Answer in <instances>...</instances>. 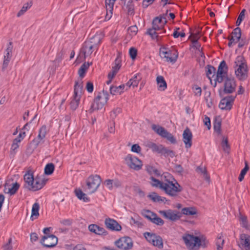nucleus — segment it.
I'll use <instances>...</instances> for the list:
<instances>
[{
  "mask_svg": "<svg viewBox=\"0 0 250 250\" xmlns=\"http://www.w3.org/2000/svg\"><path fill=\"white\" fill-rule=\"evenodd\" d=\"M165 179L162 190L172 197H176L182 190V188L178 182L168 173L164 175Z\"/></svg>",
  "mask_w": 250,
  "mask_h": 250,
  "instance_id": "f257e3e1",
  "label": "nucleus"
},
{
  "mask_svg": "<svg viewBox=\"0 0 250 250\" xmlns=\"http://www.w3.org/2000/svg\"><path fill=\"white\" fill-rule=\"evenodd\" d=\"M24 181L25 182L24 188L34 191L41 189L46 183V180L43 178L37 177L34 179L33 174L30 172H27L25 174Z\"/></svg>",
  "mask_w": 250,
  "mask_h": 250,
  "instance_id": "f03ea898",
  "label": "nucleus"
},
{
  "mask_svg": "<svg viewBox=\"0 0 250 250\" xmlns=\"http://www.w3.org/2000/svg\"><path fill=\"white\" fill-rule=\"evenodd\" d=\"M235 73L236 77L241 81L246 80L248 77V67L244 57L238 56L234 62Z\"/></svg>",
  "mask_w": 250,
  "mask_h": 250,
  "instance_id": "7ed1b4c3",
  "label": "nucleus"
},
{
  "mask_svg": "<svg viewBox=\"0 0 250 250\" xmlns=\"http://www.w3.org/2000/svg\"><path fill=\"white\" fill-rule=\"evenodd\" d=\"M101 39L97 36L84 42L81 50V53L83 55L84 59L90 56L94 50L97 51Z\"/></svg>",
  "mask_w": 250,
  "mask_h": 250,
  "instance_id": "20e7f679",
  "label": "nucleus"
},
{
  "mask_svg": "<svg viewBox=\"0 0 250 250\" xmlns=\"http://www.w3.org/2000/svg\"><path fill=\"white\" fill-rule=\"evenodd\" d=\"M166 21L164 18L159 17L155 18L152 22V28L149 29L147 33L153 39H157L160 35L166 33V30L163 29L164 24Z\"/></svg>",
  "mask_w": 250,
  "mask_h": 250,
  "instance_id": "39448f33",
  "label": "nucleus"
},
{
  "mask_svg": "<svg viewBox=\"0 0 250 250\" xmlns=\"http://www.w3.org/2000/svg\"><path fill=\"white\" fill-rule=\"evenodd\" d=\"M182 239L186 247L189 250H197L202 245L201 239L193 235L185 234L182 236Z\"/></svg>",
  "mask_w": 250,
  "mask_h": 250,
  "instance_id": "423d86ee",
  "label": "nucleus"
},
{
  "mask_svg": "<svg viewBox=\"0 0 250 250\" xmlns=\"http://www.w3.org/2000/svg\"><path fill=\"white\" fill-rule=\"evenodd\" d=\"M108 100V94L107 91L104 90L99 93L95 98L93 103L92 104L90 111L93 112L96 110L102 109Z\"/></svg>",
  "mask_w": 250,
  "mask_h": 250,
  "instance_id": "0eeeda50",
  "label": "nucleus"
},
{
  "mask_svg": "<svg viewBox=\"0 0 250 250\" xmlns=\"http://www.w3.org/2000/svg\"><path fill=\"white\" fill-rule=\"evenodd\" d=\"M101 183L100 176L95 175L89 176L86 180V191L89 194L95 192Z\"/></svg>",
  "mask_w": 250,
  "mask_h": 250,
  "instance_id": "6e6552de",
  "label": "nucleus"
},
{
  "mask_svg": "<svg viewBox=\"0 0 250 250\" xmlns=\"http://www.w3.org/2000/svg\"><path fill=\"white\" fill-rule=\"evenodd\" d=\"M160 55L167 62L173 63L175 62L178 56L177 50L174 48L170 49L163 48L160 49Z\"/></svg>",
  "mask_w": 250,
  "mask_h": 250,
  "instance_id": "1a4fd4ad",
  "label": "nucleus"
},
{
  "mask_svg": "<svg viewBox=\"0 0 250 250\" xmlns=\"http://www.w3.org/2000/svg\"><path fill=\"white\" fill-rule=\"evenodd\" d=\"M125 161L127 166L135 170H139L142 167V161L137 157L131 154H128L125 158Z\"/></svg>",
  "mask_w": 250,
  "mask_h": 250,
  "instance_id": "9d476101",
  "label": "nucleus"
},
{
  "mask_svg": "<svg viewBox=\"0 0 250 250\" xmlns=\"http://www.w3.org/2000/svg\"><path fill=\"white\" fill-rule=\"evenodd\" d=\"M152 129L159 135L163 138H166L171 143H176V140L174 136L164 127L154 124L152 125Z\"/></svg>",
  "mask_w": 250,
  "mask_h": 250,
  "instance_id": "9b49d317",
  "label": "nucleus"
},
{
  "mask_svg": "<svg viewBox=\"0 0 250 250\" xmlns=\"http://www.w3.org/2000/svg\"><path fill=\"white\" fill-rule=\"evenodd\" d=\"M115 245L120 249L129 250L132 248L133 243L131 238L124 236L116 241Z\"/></svg>",
  "mask_w": 250,
  "mask_h": 250,
  "instance_id": "f8f14e48",
  "label": "nucleus"
},
{
  "mask_svg": "<svg viewBox=\"0 0 250 250\" xmlns=\"http://www.w3.org/2000/svg\"><path fill=\"white\" fill-rule=\"evenodd\" d=\"M144 236L147 241L153 246L157 247L159 248H162L163 247L162 239L160 236L157 235L154 233L145 232L144 233Z\"/></svg>",
  "mask_w": 250,
  "mask_h": 250,
  "instance_id": "ddd939ff",
  "label": "nucleus"
},
{
  "mask_svg": "<svg viewBox=\"0 0 250 250\" xmlns=\"http://www.w3.org/2000/svg\"><path fill=\"white\" fill-rule=\"evenodd\" d=\"M142 213L145 218L154 224L159 226H162L164 224V221L161 218L149 210H144Z\"/></svg>",
  "mask_w": 250,
  "mask_h": 250,
  "instance_id": "4468645a",
  "label": "nucleus"
},
{
  "mask_svg": "<svg viewBox=\"0 0 250 250\" xmlns=\"http://www.w3.org/2000/svg\"><path fill=\"white\" fill-rule=\"evenodd\" d=\"M159 212L164 218L171 221H175L179 219L181 216L180 212L171 209L159 210Z\"/></svg>",
  "mask_w": 250,
  "mask_h": 250,
  "instance_id": "2eb2a0df",
  "label": "nucleus"
},
{
  "mask_svg": "<svg viewBox=\"0 0 250 250\" xmlns=\"http://www.w3.org/2000/svg\"><path fill=\"white\" fill-rule=\"evenodd\" d=\"M41 244L46 248L55 247L58 243V238L53 234L44 235L41 240Z\"/></svg>",
  "mask_w": 250,
  "mask_h": 250,
  "instance_id": "dca6fc26",
  "label": "nucleus"
},
{
  "mask_svg": "<svg viewBox=\"0 0 250 250\" xmlns=\"http://www.w3.org/2000/svg\"><path fill=\"white\" fill-rule=\"evenodd\" d=\"M237 94L226 97L222 99L219 104V107L222 110H230Z\"/></svg>",
  "mask_w": 250,
  "mask_h": 250,
  "instance_id": "f3484780",
  "label": "nucleus"
},
{
  "mask_svg": "<svg viewBox=\"0 0 250 250\" xmlns=\"http://www.w3.org/2000/svg\"><path fill=\"white\" fill-rule=\"evenodd\" d=\"M228 71V66L225 61H222L218 68L216 74V81L219 83H222L224 79L226 77Z\"/></svg>",
  "mask_w": 250,
  "mask_h": 250,
  "instance_id": "a211bd4d",
  "label": "nucleus"
},
{
  "mask_svg": "<svg viewBox=\"0 0 250 250\" xmlns=\"http://www.w3.org/2000/svg\"><path fill=\"white\" fill-rule=\"evenodd\" d=\"M236 86V84L234 79L227 78L224 83V93L231 94L235 92Z\"/></svg>",
  "mask_w": 250,
  "mask_h": 250,
  "instance_id": "6ab92c4d",
  "label": "nucleus"
},
{
  "mask_svg": "<svg viewBox=\"0 0 250 250\" xmlns=\"http://www.w3.org/2000/svg\"><path fill=\"white\" fill-rule=\"evenodd\" d=\"M105 225L107 229L112 230L120 231L122 229L121 226L116 220L109 218L105 219Z\"/></svg>",
  "mask_w": 250,
  "mask_h": 250,
  "instance_id": "aec40b11",
  "label": "nucleus"
},
{
  "mask_svg": "<svg viewBox=\"0 0 250 250\" xmlns=\"http://www.w3.org/2000/svg\"><path fill=\"white\" fill-rule=\"evenodd\" d=\"M192 134L188 128H186L183 132V140L186 148H190L192 145Z\"/></svg>",
  "mask_w": 250,
  "mask_h": 250,
  "instance_id": "412c9836",
  "label": "nucleus"
},
{
  "mask_svg": "<svg viewBox=\"0 0 250 250\" xmlns=\"http://www.w3.org/2000/svg\"><path fill=\"white\" fill-rule=\"evenodd\" d=\"M20 185L17 182L13 183L11 185L6 184L4 186V192L10 195H14L18 190Z\"/></svg>",
  "mask_w": 250,
  "mask_h": 250,
  "instance_id": "4be33fe9",
  "label": "nucleus"
},
{
  "mask_svg": "<svg viewBox=\"0 0 250 250\" xmlns=\"http://www.w3.org/2000/svg\"><path fill=\"white\" fill-rule=\"evenodd\" d=\"M121 59L119 55L118 56L115 61V65L112 67V69L108 75V79H112L116 74L121 67Z\"/></svg>",
  "mask_w": 250,
  "mask_h": 250,
  "instance_id": "5701e85b",
  "label": "nucleus"
},
{
  "mask_svg": "<svg viewBox=\"0 0 250 250\" xmlns=\"http://www.w3.org/2000/svg\"><path fill=\"white\" fill-rule=\"evenodd\" d=\"M240 245L243 249L250 250V235L242 234L240 236Z\"/></svg>",
  "mask_w": 250,
  "mask_h": 250,
  "instance_id": "b1692460",
  "label": "nucleus"
},
{
  "mask_svg": "<svg viewBox=\"0 0 250 250\" xmlns=\"http://www.w3.org/2000/svg\"><path fill=\"white\" fill-rule=\"evenodd\" d=\"M46 127L44 125L42 126L39 130L37 138L34 140V142L36 144V145L43 142V140L46 136Z\"/></svg>",
  "mask_w": 250,
  "mask_h": 250,
  "instance_id": "393cba45",
  "label": "nucleus"
},
{
  "mask_svg": "<svg viewBox=\"0 0 250 250\" xmlns=\"http://www.w3.org/2000/svg\"><path fill=\"white\" fill-rule=\"evenodd\" d=\"M142 77L139 73L135 74L133 77L129 80V81L126 83V85L128 88L132 86L135 87L138 86L139 82L141 80Z\"/></svg>",
  "mask_w": 250,
  "mask_h": 250,
  "instance_id": "a878e982",
  "label": "nucleus"
},
{
  "mask_svg": "<svg viewBox=\"0 0 250 250\" xmlns=\"http://www.w3.org/2000/svg\"><path fill=\"white\" fill-rule=\"evenodd\" d=\"M88 229L90 231L98 235H102L105 233V229L95 224H91L88 226Z\"/></svg>",
  "mask_w": 250,
  "mask_h": 250,
  "instance_id": "bb28decb",
  "label": "nucleus"
},
{
  "mask_svg": "<svg viewBox=\"0 0 250 250\" xmlns=\"http://www.w3.org/2000/svg\"><path fill=\"white\" fill-rule=\"evenodd\" d=\"M156 82L159 90L164 91L167 88V83L162 76H158L157 77Z\"/></svg>",
  "mask_w": 250,
  "mask_h": 250,
  "instance_id": "cd10ccee",
  "label": "nucleus"
},
{
  "mask_svg": "<svg viewBox=\"0 0 250 250\" xmlns=\"http://www.w3.org/2000/svg\"><path fill=\"white\" fill-rule=\"evenodd\" d=\"M83 89V83L81 80L76 82L74 85V95L81 97Z\"/></svg>",
  "mask_w": 250,
  "mask_h": 250,
  "instance_id": "c85d7f7f",
  "label": "nucleus"
},
{
  "mask_svg": "<svg viewBox=\"0 0 250 250\" xmlns=\"http://www.w3.org/2000/svg\"><path fill=\"white\" fill-rule=\"evenodd\" d=\"M104 184L110 190H111L113 187L117 188L121 186L120 182L117 180L107 179L104 181Z\"/></svg>",
  "mask_w": 250,
  "mask_h": 250,
  "instance_id": "c756f323",
  "label": "nucleus"
},
{
  "mask_svg": "<svg viewBox=\"0 0 250 250\" xmlns=\"http://www.w3.org/2000/svg\"><path fill=\"white\" fill-rule=\"evenodd\" d=\"M241 36V29L239 27H237L234 29L232 33V35L230 39H232L233 41H235L236 42H237Z\"/></svg>",
  "mask_w": 250,
  "mask_h": 250,
  "instance_id": "7c9ffc66",
  "label": "nucleus"
},
{
  "mask_svg": "<svg viewBox=\"0 0 250 250\" xmlns=\"http://www.w3.org/2000/svg\"><path fill=\"white\" fill-rule=\"evenodd\" d=\"M148 197L154 202H164L166 200V198L158 195L155 192L150 194Z\"/></svg>",
  "mask_w": 250,
  "mask_h": 250,
  "instance_id": "2f4dec72",
  "label": "nucleus"
},
{
  "mask_svg": "<svg viewBox=\"0 0 250 250\" xmlns=\"http://www.w3.org/2000/svg\"><path fill=\"white\" fill-rule=\"evenodd\" d=\"M40 208L39 204L37 203H35L33 205L32 208V213L31 215V218L32 220L34 219L37 218L39 216V210Z\"/></svg>",
  "mask_w": 250,
  "mask_h": 250,
  "instance_id": "473e14b6",
  "label": "nucleus"
},
{
  "mask_svg": "<svg viewBox=\"0 0 250 250\" xmlns=\"http://www.w3.org/2000/svg\"><path fill=\"white\" fill-rule=\"evenodd\" d=\"M75 194L80 200H82L84 202H88L90 201L89 198L87 197L86 194L80 189L75 190Z\"/></svg>",
  "mask_w": 250,
  "mask_h": 250,
  "instance_id": "72a5a7b5",
  "label": "nucleus"
},
{
  "mask_svg": "<svg viewBox=\"0 0 250 250\" xmlns=\"http://www.w3.org/2000/svg\"><path fill=\"white\" fill-rule=\"evenodd\" d=\"M81 97L74 95L72 100L71 101L70 105L71 109L75 110L78 107Z\"/></svg>",
  "mask_w": 250,
  "mask_h": 250,
  "instance_id": "f704fd0d",
  "label": "nucleus"
},
{
  "mask_svg": "<svg viewBox=\"0 0 250 250\" xmlns=\"http://www.w3.org/2000/svg\"><path fill=\"white\" fill-rule=\"evenodd\" d=\"M92 63H90L88 62H84L80 68L79 71H78V74L79 75V76L81 77L82 78H83L84 76L85 73L88 69V67H89L90 65Z\"/></svg>",
  "mask_w": 250,
  "mask_h": 250,
  "instance_id": "c9c22d12",
  "label": "nucleus"
},
{
  "mask_svg": "<svg viewBox=\"0 0 250 250\" xmlns=\"http://www.w3.org/2000/svg\"><path fill=\"white\" fill-rule=\"evenodd\" d=\"M150 180L151 181L150 182V183L152 186L156 188H159L161 189H162L164 180H162V181H160L154 178L152 176L150 177Z\"/></svg>",
  "mask_w": 250,
  "mask_h": 250,
  "instance_id": "e433bc0d",
  "label": "nucleus"
},
{
  "mask_svg": "<svg viewBox=\"0 0 250 250\" xmlns=\"http://www.w3.org/2000/svg\"><path fill=\"white\" fill-rule=\"evenodd\" d=\"M146 146L151 149L153 151L157 152L158 153L160 152L161 148H162V145H157L151 142H147Z\"/></svg>",
  "mask_w": 250,
  "mask_h": 250,
  "instance_id": "4c0bfd02",
  "label": "nucleus"
},
{
  "mask_svg": "<svg viewBox=\"0 0 250 250\" xmlns=\"http://www.w3.org/2000/svg\"><path fill=\"white\" fill-rule=\"evenodd\" d=\"M114 2L112 1V0H105V4L106 9L107 11V15H108V12L110 14V17H111V15L112 14V11L113 9V6L114 5Z\"/></svg>",
  "mask_w": 250,
  "mask_h": 250,
  "instance_id": "58836bf2",
  "label": "nucleus"
},
{
  "mask_svg": "<svg viewBox=\"0 0 250 250\" xmlns=\"http://www.w3.org/2000/svg\"><path fill=\"white\" fill-rule=\"evenodd\" d=\"M183 214L187 215H193L196 214L197 212L195 208H185L182 209Z\"/></svg>",
  "mask_w": 250,
  "mask_h": 250,
  "instance_id": "ea45409f",
  "label": "nucleus"
},
{
  "mask_svg": "<svg viewBox=\"0 0 250 250\" xmlns=\"http://www.w3.org/2000/svg\"><path fill=\"white\" fill-rule=\"evenodd\" d=\"M159 153H161L165 156H169L173 157L174 156V153L172 150H169L166 147H165L162 145Z\"/></svg>",
  "mask_w": 250,
  "mask_h": 250,
  "instance_id": "a19ab883",
  "label": "nucleus"
},
{
  "mask_svg": "<svg viewBox=\"0 0 250 250\" xmlns=\"http://www.w3.org/2000/svg\"><path fill=\"white\" fill-rule=\"evenodd\" d=\"M196 171L201 174H202L203 177L207 181L209 180V177L208 176L207 173V170L205 167H198L196 169Z\"/></svg>",
  "mask_w": 250,
  "mask_h": 250,
  "instance_id": "79ce46f5",
  "label": "nucleus"
},
{
  "mask_svg": "<svg viewBox=\"0 0 250 250\" xmlns=\"http://www.w3.org/2000/svg\"><path fill=\"white\" fill-rule=\"evenodd\" d=\"M54 165L52 163L47 164L44 168V173L46 175H50L54 170Z\"/></svg>",
  "mask_w": 250,
  "mask_h": 250,
  "instance_id": "37998d69",
  "label": "nucleus"
},
{
  "mask_svg": "<svg viewBox=\"0 0 250 250\" xmlns=\"http://www.w3.org/2000/svg\"><path fill=\"white\" fill-rule=\"evenodd\" d=\"M32 5L31 2H27L25 3L21 10L18 13L17 16L20 17Z\"/></svg>",
  "mask_w": 250,
  "mask_h": 250,
  "instance_id": "c03bdc74",
  "label": "nucleus"
},
{
  "mask_svg": "<svg viewBox=\"0 0 250 250\" xmlns=\"http://www.w3.org/2000/svg\"><path fill=\"white\" fill-rule=\"evenodd\" d=\"M201 32L200 29L197 30L195 33L192 34V42L195 45L198 44L197 41L201 36Z\"/></svg>",
  "mask_w": 250,
  "mask_h": 250,
  "instance_id": "a18cd8bd",
  "label": "nucleus"
},
{
  "mask_svg": "<svg viewBox=\"0 0 250 250\" xmlns=\"http://www.w3.org/2000/svg\"><path fill=\"white\" fill-rule=\"evenodd\" d=\"M221 145L223 150L228 153L229 150V146L228 144V141L227 138L225 137L223 138Z\"/></svg>",
  "mask_w": 250,
  "mask_h": 250,
  "instance_id": "49530a36",
  "label": "nucleus"
},
{
  "mask_svg": "<svg viewBox=\"0 0 250 250\" xmlns=\"http://www.w3.org/2000/svg\"><path fill=\"white\" fill-rule=\"evenodd\" d=\"M215 70L216 69L213 66L208 65L206 73L207 77L209 79H210L211 77L214 76L215 73Z\"/></svg>",
  "mask_w": 250,
  "mask_h": 250,
  "instance_id": "de8ad7c7",
  "label": "nucleus"
},
{
  "mask_svg": "<svg viewBox=\"0 0 250 250\" xmlns=\"http://www.w3.org/2000/svg\"><path fill=\"white\" fill-rule=\"evenodd\" d=\"M192 90L195 96L200 97L202 94V89L197 85H194L192 86Z\"/></svg>",
  "mask_w": 250,
  "mask_h": 250,
  "instance_id": "09e8293b",
  "label": "nucleus"
},
{
  "mask_svg": "<svg viewBox=\"0 0 250 250\" xmlns=\"http://www.w3.org/2000/svg\"><path fill=\"white\" fill-rule=\"evenodd\" d=\"M245 12L246 10L244 9L240 12L236 22L237 26H239L241 24L243 20L244 19Z\"/></svg>",
  "mask_w": 250,
  "mask_h": 250,
  "instance_id": "8fccbe9b",
  "label": "nucleus"
},
{
  "mask_svg": "<svg viewBox=\"0 0 250 250\" xmlns=\"http://www.w3.org/2000/svg\"><path fill=\"white\" fill-rule=\"evenodd\" d=\"M110 92L112 95L121 94L123 93L122 90H120L118 86H111L110 87Z\"/></svg>",
  "mask_w": 250,
  "mask_h": 250,
  "instance_id": "3c124183",
  "label": "nucleus"
},
{
  "mask_svg": "<svg viewBox=\"0 0 250 250\" xmlns=\"http://www.w3.org/2000/svg\"><path fill=\"white\" fill-rule=\"evenodd\" d=\"M13 49L12 43L11 42H9L7 45V48L5 50V53L4 56H7L8 57H12V52Z\"/></svg>",
  "mask_w": 250,
  "mask_h": 250,
  "instance_id": "603ef678",
  "label": "nucleus"
},
{
  "mask_svg": "<svg viewBox=\"0 0 250 250\" xmlns=\"http://www.w3.org/2000/svg\"><path fill=\"white\" fill-rule=\"evenodd\" d=\"M224 240L221 236L217 238L216 240V246L217 250H222L224 245Z\"/></svg>",
  "mask_w": 250,
  "mask_h": 250,
  "instance_id": "864d4df0",
  "label": "nucleus"
},
{
  "mask_svg": "<svg viewBox=\"0 0 250 250\" xmlns=\"http://www.w3.org/2000/svg\"><path fill=\"white\" fill-rule=\"evenodd\" d=\"M121 108L119 107L114 109L110 113L111 118L112 119H114L121 112Z\"/></svg>",
  "mask_w": 250,
  "mask_h": 250,
  "instance_id": "5fc2aeb1",
  "label": "nucleus"
},
{
  "mask_svg": "<svg viewBox=\"0 0 250 250\" xmlns=\"http://www.w3.org/2000/svg\"><path fill=\"white\" fill-rule=\"evenodd\" d=\"M138 32V27L136 26H130L128 29V32L130 36L135 35Z\"/></svg>",
  "mask_w": 250,
  "mask_h": 250,
  "instance_id": "6e6d98bb",
  "label": "nucleus"
},
{
  "mask_svg": "<svg viewBox=\"0 0 250 250\" xmlns=\"http://www.w3.org/2000/svg\"><path fill=\"white\" fill-rule=\"evenodd\" d=\"M12 242V239L11 238H10L8 240V242L6 244L3 246V248L4 250H13V247L11 245Z\"/></svg>",
  "mask_w": 250,
  "mask_h": 250,
  "instance_id": "4d7b16f0",
  "label": "nucleus"
},
{
  "mask_svg": "<svg viewBox=\"0 0 250 250\" xmlns=\"http://www.w3.org/2000/svg\"><path fill=\"white\" fill-rule=\"evenodd\" d=\"M131 150L137 153H140L141 151V148L138 144H134L132 146Z\"/></svg>",
  "mask_w": 250,
  "mask_h": 250,
  "instance_id": "13d9d810",
  "label": "nucleus"
},
{
  "mask_svg": "<svg viewBox=\"0 0 250 250\" xmlns=\"http://www.w3.org/2000/svg\"><path fill=\"white\" fill-rule=\"evenodd\" d=\"M11 57H8L7 56H4V60H3V65H2V69H5L7 67L8 64V63L10 62V60L11 59Z\"/></svg>",
  "mask_w": 250,
  "mask_h": 250,
  "instance_id": "bf43d9fd",
  "label": "nucleus"
},
{
  "mask_svg": "<svg viewBox=\"0 0 250 250\" xmlns=\"http://www.w3.org/2000/svg\"><path fill=\"white\" fill-rule=\"evenodd\" d=\"M203 122L205 125L207 126L208 129H210L211 127V124L209 118L207 116H205Z\"/></svg>",
  "mask_w": 250,
  "mask_h": 250,
  "instance_id": "052dcab7",
  "label": "nucleus"
},
{
  "mask_svg": "<svg viewBox=\"0 0 250 250\" xmlns=\"http://www.w3.org/2000/svg\"><path fill=\"white\" fill-rule=\"evenodd\" d=\"M146 170L150 174H152V173H154L156 175L159 174L158 173V171L156 169L154 168V167L151 166L147 167Z\"/></svg>",
  "mask_w": 250,
  "mask_h": 250,
  "instance_id": "680f3d73",
  "label": "nucleus"
},
{
  "mask_svg": "<svg viewBox=\"0 0 250 250\" xmlns=\"http://www.w3.org/2000/svg\"><path fill=\"white\" fill-rule=\"evenodd\" d=\"M19 143H20L19 140H14L11 146V150L15 151L16 149H17L19 146Z\"/></svg>",
  "mask_w": 250,
  "mask_h": 250,
  "instance_id": "e2e57ef3",
  "label": "nucleus"
},
{
  "mask_svg": "<svg viewBox=\"0 0 250 250\" xmlns=\"http://www.w3.org/2000/svg\"><path fill=\"white\" fill-rule=\"evenodd\" d=\"M137 50L135 48H131L129 49V55L132 59H134L137 56Z\"/></svg>",
  "mask_w": 250,
  "mask_h": 250,
  "instance_id": "0e129e2a",
  "label": "nucleus"
},
{
  "mask_svg": "<svg viewBox=\"0 0 250 250\" xmlns=\"http://www.w3.org/2000/svg\"><path fill=\"white\" fill-rule=\"evenodd\" d=\"M240 221L243 227L247 228V222L246 217L241 215L240 217Z\"/></svg>",
  "mask_w": 250,
  "mask_h": 250,
  "instance_id": "69168bd1",
  "label": "nucleus"
},
{
  "mask_svg": "<svg viewBox=\"0 0 250 250\" xmlns=\"http://www.w3.org/2000/svg\"><path fill=\"white\" fill-rule=\"evenodd\" d=\"M63 56V53L62 52H60L57 54L56 58L54 62H59L62 59Z\"/></svg>",
  "mask_w": 250,
  "mask_h": 250,
  "instance_id": "338daca9",
  "label": "nucleus"
},
{
  "mask_svg": "<svg viewBox=\"0 0 250 250\" xmlns=\"http://www.w3.org/2000/svg\"><path fill=\"white\" fill-rule=\"evenodd\" d=\"M213 127L215 131L220 132L221 129V122L219 121L215 122L214 123Z\"/></svg>",
  "mask_w": 250,
  "mask_h": 250,
  "instance_id": "774afa93",
  "label": "nucleus"
}]
</instances>
